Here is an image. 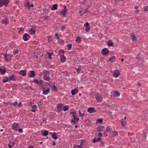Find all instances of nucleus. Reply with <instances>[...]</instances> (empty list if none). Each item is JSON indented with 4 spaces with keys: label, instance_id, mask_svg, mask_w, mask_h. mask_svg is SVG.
<instances>
[{
    "label": "nucleus",
    "instance_id": "obj_1",
    "mask_svg": "<svg viewBox=\"0 0 148 148\" xmlns=\"http://www.w3.org/2000/svg\"><path fill=\"white\" fill-rule=\"evenodd\" d=\"M33 82L35 84L39 85L41 87H42L43 85V81L42 80H38L36 78L33 79Z\"/></svg>",
    "mask_w": 148,
    "mask_h": 148
},
{
    "label": "nucleus",
    "instance_id": "obj_2",
    "mask_svg": "<svg viewBox=\"0 0 148 148\" xmlns=\"http://www.w3.org/2000/svg\"><path fill=\"white\" fill-rule=\"evenodd\" d=\"M9 0H0V8L3 6L4 5L5 6H7L9 3Z\"/></svg>",
    "mask_w": 148,
    "mask_h": 148
},
{
    "label": "nucleus",
    "instance_id": "obj_3",
    "mask_svg": "<svg viewBox=\"0 0 148 148\" xmlns=\"http://www.w3.org/2000/svg\"><path fill=\"white\" fill-rule=\"evenodd\" d=\"M64 10H62L60 12V15H62L63 17L65 16V15L66 14V12L68 11L67 9L66 8V6L65 5L64 6Z\"/></svg>",
    "mask_w": 148,
    "mask_h": 148
},
{
    "label": "nucleus",
    "instance_id": "obj_4",
    "mask_svg": "<svg viewBox=\"0 0 148 148\" xmlns=\"http://www.w3.org/2000/svg\"><path fill=\"white\" fill-rule=\"evenodd\" d=\"M101 52L103 55L107 56L109 52V51L107 48H104L102 50Z\"/></svg>",
    "mask_w": 148,
    "mask_h": 148
},
{
    "label": "nucleus",
    "instance_id": "obj_5",
    "mask_svg": "<svg viewBox=\"0 0 148 148\" xmlns=\"http://www.w3.org/2000/svg\"><path fill=\"white\" fill-rule=\"evenodd\" d=\"M41 88H42V90L43 91L42 94L43 95H47L49 93L50 90L49 88L45 89L43 86L42 87H41Z\"/></svg>",
    "mask_w": 148,
    "mask_h": 148
},
{
    "label": "nucleus",
    "instance_id": "obj_6",
    "mask_svg": "<svg viewBox=\"0 0 148 148\" xmlns=\"http://www.w3.org/2000/svg\"><path fill=\"white\" fill-rule=\"evenodd\" d=\"M6 72V68L4 66H2L0 67V74L4 75Z\"/></svg>",
    "mask_w": 148,
    "mask_h": 148
},
{
    "label": "nucleus",
    "instance_id": "obj_7",
    "mask_svg": "<svg viewBox=\"0 0 148 148\" xmlns=\"http://www.w3.org/2000/svg\"><path fill=\"white\" fill-rule=\"evenodd\" d=\"M95 99L99 103H101L103 101L102 97L99 95H96Z\"/></svg>",
    "mask_w": 148,
    "mask_h": 148
},
{
    "label": "nucleus",
    "instance_id": "obj_8",
    "mask_svg": "<svg viewBox=\"0 0 148 148\" xmlns=\"http://www.w3.org/2000/svg\"><path fill=\"white\" fill-rule=\"evenodd\" d=\"M8 19V18H3L2 20L1 23L2 24H4L5 25H6L8 24L9 23Z\"/></svg>",
    "mask_w": 148,
    "mask_h": 148
},
{
    "label": "nucleus",
    "instance_id": "obj_9",
    "mask_svg": "<svg viewBox=\"0 0 148 148\" xmlns=\"http://www.w3.org/2000/svg\"><path fill=\"white\" fill-rule=\"evenodd\" d=\"M18 124L16 123H14L12 125V129L13 130H15L16 131H18Z\"/></svg>",
    "mask_w": 148,
    "mask_h": 148
},
{
    "label": "nucleus",
    "instance_id": "obj_10",
    "mask_svg": "<svg viewBox=\"0 0 148 148\" xmlns=\"http://www.w3.org/2000/svg\"><path fill=\"white\" fill-rule=\"evenodd\" d=\"M84 26L85 27V30L86 32H88L90 31V24L86 22L84 24Z\"/></svg>",
    "mask_w": 148,
    "mask_h": 148
},
{
    "label": "nucleus",
    "instance_id": "obj_11",
    "mask_svg": "<svg viewBox=\"0 0 148 148\" xmlns=\"http://www.w3.org/2000/svg\"><path fill=\"white\" fill-rule=\"evenodd\" d=\"M30 37L29 34H25L23 36V39L25 41H26L28 40Z\"/></svg>",
    "mask_w": 148,
    "mask_h": 148
},
{
    "label": "nucleus",
    "instance_id": "obj_12",
    "mask_svg": "<svg viewBox=\"0 0 148 148\" xmlns=\"http://www.w3.org/2000/svg\"><path fill=\"white\" fill-rule=\"evenodd\" d=\"M63 104L61 103L58 104L57 106V110L60 112L62 111Z\"/></svg>",
    "mask_w": 148,
    "mask_h": 148
},
{
    "label": "nucleus",
    "instance_id": "obj_13",
    "mask_svg": "<svg viewBox=\"0 0 148 148\" xmlns=\"http://www.w3.org/2000/svg\"><path fill=\"white\" fill-rule=\"evenodd\" d=\"M30 73L28 74V76L30 78L34 77L36 75L35 72L33 71H30Z\"/></svg>",
    "mask_w": 148,
    "mask_h": 148
},
{
    "label": "nucleus",
    "instance_id": "obj_14",
    "mask_svg": "<svg viewBox=\"0 0 148 148\" xmlns=\"http://www.w3.org/2000/svg\"><path fill=\"white\" fill-rule=\"evenodd\" d=\"M88 111L90 113H91L96 112L95 108L93 107H89L88 109Z\"/></svg>",
    "mask_w": 148,
    "mask_h": 148
},
{
    "label": "nucleus",
    "instance_id": "obj_15",
    "mask_svg": "<svg viewBox=\"0 0 148 148\" xmlns=\"http://www.w3.org/2000/svg\"><path fill=\"white\" fill-rule=\"evenodd\" d=\"M70 115L71 114H72V116L73 117V119H75V118L77 117L78 116L77 115L76 113V111H73V112H71L70 114Z\"/></svg>",
    "mask_w": 148,
    "mask_h": 148
},
{
    "label": "nucleus",
    "instance_id": "obj_16",
    "mask_svg": "<svg viewBox=\"0 0 148 148\" xmlns=\"http://www.w3.org/2000/svg\"><path fill=\"white\" fill-rule=\"evenodd\" d=\"M79 90L77 88H75L74 89L72 90L71 91V93L72 95H75L76 93H78Z\"/></svg>",
    "mask_w": 148,
    "mask_h": 148
},
{
    "label": "nucleus",
    "instance_id": "obj_17",
    "mask_svg": "<svg viewBox=\"0 0 148 148\" xmlns=\"http://www.w3.org/2000/svg\"><path fill=\"white\" fill-rule=\"evenodd\" d=\"M116 58V57L115 56H113L110 57V59L108 60L107 62H110L111 63L114 62L115 61Z\"/></svg>",
    "mask_w": 148,
    "mask_h": 148
},
{
    "label": "nucleus",
    "instance_id": "obj_18",
    "mask_svg": "<svg viewBox=\"0 0 148 148\" xmlns=\"http://www.w3.org/2000/svg\"><path fill=\"white\" fill-rule=\"evenodd\" d=\"M79 115L80 117H83L85 115L84 111L83 110L81 111L79 110Z\"/></svg>",
    "mask_w": 148,
    "mask_h": 148
},
{
    "label": "nucleus",
    "instance_id": "obj_19",
    "mask_svg": "<svg viewBox=\"0 0 148 148\" xmlns=\"http://www.w3.org/2000/svg\"><path fill=\"white\" fill-rule=\"evenodd\" d=\"M120 75V73L118 71H114L113 73V77H117Z\"/></svg>",
    "mask_w": 148,
    "mask_h": 148
},
{
    "label": "nucleus",
    "instance_id": "obj_20",
    "mask_svg": "<svg viewBox=\"0 0 148 148\" xmlns=\"http://www.w3.org/2000/svg\"><path fill=\"white\" fill-rule=\"evenodd\" d=\"M19 74L23 76H25L26 75V72L25 70H21L19 72Z\"/></svg>",
    "mask_w": 148,
    "mask_h": 148
},
{
    "label": "nucleus",
    "instance_id": "obj_21",
    "mask_svg": "<svg viewBox=\"0 0 148 148\" xmlns=\"http://www.w3.org/2000/svg\"><path fill=\"white\" fill-rule=\"evenodd\" d=\"M64 50L63 49H60L58 53V55L60 56V57L61 56H64Z\"/></svg>",
    "mask_w": 148,
    "mask_h": 148
},
{
    "label": "nucleus",
    "instance_id": "obj_22",
    "mask_svg": "<svg viewBox=\"0 0 148 148\" xmlns=\"http://www.w3.org/2000/svg\"><path fill=\"white\" fill-rule=\"evenodd\" d=\"M112 128H111V126H108L106 128V132H112Z\"/></svg>",
    "mask_w": 148,
    "mask_h": 148
},
{
    "label": "nucleus",
    "instance_id": "obj_23",
    "mask_svg": "<svg viewBox=\"0 0 148 148\" xmlns=\"http://www.w3.org/2000/svg\"><path fill=\"white\" fill-rule=\"evenodd\" d=\"M113 42L111 40H109L107 42V44L108 46L109 47L113 46Z\"/></svg>",
    "mask_w": 148,
    "mask_h": 148
},
{
    "label": "nucleus",
    "instance_id": "obj_24",
    "mask_svg": "<svg viewBox=\"0 0 148 148\" xmlns=\"http://www.w3.org/2000/svg\"><path fill=\"white\" fill-rule=\"evenodd\" d=\"M57 134L56 133L54 132L52 133V137L55 140H56L58 139V138L57 136Z\"/></svg>",
    "mask_w": 148,
    "mask_h": 148
},
{
    "label": "nucleus",
    "instance_id": "obj_25",
    "mask_svg": "<svg viewBox=\"0 0 148 148\" xmlns=\"http://www.w3.org/2000/svg\"><path fill=\"white\" fill-rule=\"evenodd\" d=\"M101 141V138L100 137H98L97 138H94L92 141L93 143H95L98 141Z\"/></svg>",
    "mask_w": 148,
    "mask_h": 148
},
{
    "label": "nucleus",
    "instance_id": "obj_26",
    "mask_svg": "<svg viewBox=\"0 0 148 148\" xmlns=\"http://www.w3.org/2000/svg\"><path fill=\"white\" fill-rule=\"evenodd\" d=\"M60 60L61 62L62 63L65 62L66 60V57L64 56H60Z\"/></svg>",
    "mask_w": 148,
    "mask_h": 148
},
{
    "label": "nucleus",
    "instance_id": "obj_27",
    "mask_svg": "<svg viewBox=\"0 0 148 148\" xmlns=\"http://www.w3.org/2000/svg\"><path fill=\"white\" fill-rule=\"evenodd\" d=\"M15 76L13 75L12 76H11L9 78V81H11L12 80L16 81V80L15 79Z\"/></svg>",
    "mask_w": 148,
    "mask_h": 148
},
{
    "label": "nucleus",
    "instance_id": "obj_28",
    "mask_svg": "<svg viewBox=\"0 0 148 148\" xmlns=\"http://www.w3.org/2000/svg\"><path fill=\"white\" fill-rule=\"evenodd\" d=\"M121 123H122V125L124 127L125 125L127 124V122L125 119H123L121 120Z\"/></svg>",
    "mask_w": 148,
    "mask_h": 148
},
{
    "label": "nucleus",
    "instance_id": "obj_29",
    "mask_svg": "<svg viewBox=\"0 0 148 148\" xmlns=\"http://www.w3.org/2000/svg\"><path fill=\"white\" fill-rule=\"evenodd\" d=\"M58 8V5L56 4H54L52 8H51V10H56Z\"/></svg>",
    "mask_w": 148,
    "mask_h": 148
},
{
    "label": "nucleus",
    "instance_id": "obj_30",
    "mask_svg": "<svg viewBox=\"0 0 148 148\" xmlns=\"http://www.w3.org/2000/svg\"><path fill=\"white\" fill-rule=\"evenodd\" d=\"M35 30L32 28L29 30V33L30 34L33 35L35 34Z\"/></svg>",
    "mask_w": 148,
    "mask_h": 148
},
{
    "label": "nucleus",
    "instance_id": "obj_31",
    "mask_svg": "<svg viewBox=\"0 0 148 148\" xmlns=\"http://www.w3.org/2000/svg\"><path fill=\"white\" fill-rule=\"evenodd\" d=\"M8 81H9V78H8L7 77H4V79L2 81L3 82V83H5Z\"/></svg>",
    "mask_w": 148,
    "mask_h": 148
},
{
    "label": "nucleus",
    "instance_id": "obj_32",
    "mask_svg": "<svg viewBox=\"0 0 148 148\" xmlns=\"http://www.w3.org/2000/svg\"><path fill=\"white\" fill-rule=\"evenodd\" d=\"M30 5L29 1H28L25 4L24 6L25 7L27 8L28 9H30Z\"/></svg>",
    "mask_w": 148,
    "mask_h": 148
},
{
    "label": "nucleus",
    "instance_id": "obj_33",
    "mask_svg": "<svg viewBox=\"0 0 148 148\" xmlns=\"http://www.w3.org/2000/svg\"><path fill=\"white\" fill-rule=\"evenodd\" d=\"M103 127H104L102 126H98L97 128V130L98 131L102 132L103 131Z\"/></svg>",
    "mask_w": 148,
    "mask_h": 148
},
{
    "label": "nucleus",
    "instance_id": "obj_34",
    "mask_svg": "<svg viewBox=\"0 0 148 148\" xmlns=\"http://www.w3.org/2000/svg\"><path fill=\"white\" fill-rule=\"evenodd\" d=\"M44 76H46V77L49 76L50 75V73H49V71H45L44 73Z\"/></svg>",
    "mask_w": 148,
    "mask_h": 148
},
{
    "label": "nucleus",
    "instance_id": "obj_35",
    "mask_svg": "<svg viewBox=\"0 0 148 148\" xmlns=\"http://www.w3.org/2000/svg\"><path fill=\"white\" fill-rule=\"evenodd\" d=\"M69 109V106H65L63 107V110L64 111H66Z\"/></svg>",
    "mask_w": 148,
    "mask_h": 148
},
{
    "label": "nucleus",
    "instance_id": "obj_36",
    "mask_svg": "<svg viewBox=\"0 0 148 148\" xmlns=\"http://www.w3.org/2000/svg\"><path fill=\"white\" fill-rule=\"evenodd\" d=\"M81 38L80 37L78 36L76 38V41L77 43H80L81 42Z\"/></svg>",
    "mask_w": 148,
    "mask_h": 148
},
{
    "label": "nucleus",
    "instance_id": "obj_37",
    "mask_svg": "<svg viewBox=\"0 0 148 148\" xmlns=\"http://www.w3.org/2000/svg\"><path fill=\"white\" fill-rule=\"evenodd\" d=\"M80 66H78V68H77V67H75V69L76 70L78 74L81 71V69H80Z\"/></svg>",
    "mask_w": 148,
    "mask_h": 148
},
{
    "label": "nucleus",
    "instance_id": "obj_38",
    "mask_svg": "<svg viewBox=\"0 0 148 148\" xmlns=\"http://www.w3.org/2000/svg\"><path fill=\"white\" fill-rule=\"evenodd\" d=\"M4 104L7 103V104H12L14 106H16L17 104V102H15L14 103H7V102H3Z\"/></svg>",
    "mask_w": 148,
    "mask_h": 148
},
{
    "label": "nucleus",
    "instance_id": "obj_39",
    "mask_svg": "<svg viewBox=\"0 0 148 148\" xmlns=\"http://www.w3.org/2000/svg\"><path fill=\"white\" fill-rule=\"evenodd\" d=\"M37 106L36 105H34L32 106V110L31 111L33 112H35Z\"/></svg>",
    "mask_w": 148,
    "mask_h": 148
},
{
    "label": "nucleus",
    "instance_id": "obj_40",
    "mask_svg": "<svg viewBox=\"0 0 148 148\" xmlns=\"http://www.w3.org/2000/svg\"><path fill=\"white\" fill-rule=\"evenodd\" d=\"M132 40L133 41H136L137 40L136 36L134 34L131 35Z\"/></svg>",
    "mask_w": 148,
    "mask_h": 148
},
{
    "label": "nucleus",
    "instance_id": "obj_41",
    "mask_svg": "<svg viewBox=\"0 0 148 148\" xmlns=\"http://www.w3.org/2000/svg\"><path fill=\"white\" fill-rule=\"evenodd\" d=\"M49 132L47 130L44 131V132L42 133V135L44 136H46L48 135Z\"/></svg>",
    "mask_w": 148,
    "mask_h": 148
},
{
    "label": "nucleus",
    "instance_id": "obj_42",
    "mask_svg": "<svg viewBox=\"0 0 148 148\" xmlns=\"http://www.w3.org/2000/svg\"><path fill=\"white\" fill-rule=\"evenodd\" d=\"M18 29H19V31H18L19 33H23V32L24 29L23 28L20 27L19 28H18Z\"/></svg>",
    "mask_w": 148,
    "mask_h": 148
},
{
    "label": "nucleus",
    "instance_id": "obj_43",
    "mask_svg": "<svg viewBox=\"0 0 148 148\" xmlns=\"http://www.w3.org/2000/svg\"><path fill=\"white\" fill-rule=\"evenodd\" d=\"M4 58H5V60H6V61L7 62H8L9 61V60L8 59V56H9V55L7 54H4Z\"/></svg>",
    "mask_w": 148,
    "mask_h": 148
},
{
    "label": "nucleus",
    "instance_id": "obj_44",
    "mask_svg": "<svg viewBox=\"0 0 148 148\" xmlns=\"http://www.w3.org/2000/svg\"><path fill=\"white\" fill-rule=\"evenodd\" d=\"M43 79L45 81H48L50 80V77L49 76H44Z\"/></svg>",
    "mask_w": 148,
    "mask_h": 148
},
{
    "label": "nucleus",
    "instance_id": "obj_45",
    "mask_svg": "<svg viewBox=\"0 0 148 148\" xmlns=\"http://www.w3.org/2000/svg\"><path fill=\"white\" fill-rule=\"evenodd\" d=\"M15 144L13 142L12 143H10L8 144V146L9 148H11L12 147L14 146V145Z\"/></svg>",
    "mask_w": 148,
    "mask_h": 148
},
{
    "label": "nucleus",
    "instance_id": "obj_46",
    "mask_svg": "<svg viewBox=\"0 0 148 148\" xmlns=\"http://www.w3.org/2000/svg\"><path fill=\"white\" fill-rule=\"evenodd\" d=\"M52 91H54L55 92L57 91V88L55 85H53V87L52 88Z\"/></svg>",
    "mask_w": 148,
    "mask_h": 148
},
{
    "label": "nucleus",
    "instance_id": "obj_47",
    "mask_svg": "<svg viewBox=\"0 0 148 148\" xmlns=\"http://www.w3.org/2000/svg\"><path fill=\"white\" fill-rule=\"evenodd\" d=\"M70 122L71 123H73V125H75L77 123L76 120L74 119H72Z\"/></svg>",
    "mask_w": 148,
    "mask_h": 148
},
{
    "label": "nucleus",
    "instance_id": "obj_48",
    "mask_svg": "<svg viewBox=\"0 0 148 148\" xmlns=\"http://www.w3.org/2000/svg\"><path fill=\"white\" fill-rule=\"evenodd\" d=\"M67 49L70 50L71 49L72 45L71 44H69L67 45Z\"/></svg>",
    "mask_w": 148,
    "mask_h": 148
},
{
    "label": "nucleus",
    "instance_id": "obj_49",
    "mask_svg": "<svg viewBox=\"0 0 148 148\" xmlns=\"http://www.w3.org/2000/svg\"><path fill=\"white\" fill-rule=\"evenodd\" d=\"M112 135L113 136H116L117 135L118 132L117 131H112Z\"/></svg>",
    "mask_w": 148,
    "mask_h": 148
},
{
    "label": "nucleus",
    "instance_id": "obj_50",
    "mask_svg": "<svg viewBox=\"0 0 148 148\" xmlns=\"http://www.w3.org/2000/svg\"><path fill=\"white\" fill-rule=\"evenodd\" d=\"M97 122L99 123H102L103 122L102 119H97Z\"/></svg>",
    "mask_w": 148,
    "mask_h": 148
},
{
    "label": "nucleus",
    "instance_id": "obj_51",
    "mask_svg": "<svg viewBox=\"0 0 148 148\" xmlns=\"http://www.w3.org/2000/svg\"><path fill=\"white\" fill-rule=\"evenodd\" d=\"M115 96L116 97H118L120 95V93L117 91H116L115 92Z\"/></svg>",
    "mask_w": 148,
    "mask_h": 148
},
{
    "label": "nucleus",
    "instance_id": "obj_52",
    "mask_svg": "<svg viewBox=\"0 0 148 148\" xmlns=\"http://www.w3.org/2000/svg\"><path fill=\"white\" fill-rule=\"evenodd\" d=\"M14 50H13V54L14 55H16V54H17L18 52V49H17L15 51H14Z\"/></svg>",
    "mask_w": 148,
    "mask_h": 148
},
{
    "label": "nucleus",
    "instance_id": "obj_53",
    "mask_svg": "<svg viewBox=\"0 0 148 148\" xmlns=\"http://www.w3.org/2000/svg\"><path fill=\"white\" fill-rule=\"evenodd\" d=\"M82 142H83V140H82L81 141V143L79 145H77L75 146H74L73 147V148H79V146H80L81 145H82Z\"/></svg>",
    "mask_w": 148,
    "mask_h": 148
},
{
    "label": "nucleus",
    "instance_id": "obj_54",
    "mask_svg": "<svg viewBox=\"0 0 148 148\" xmlns=\"http://www.w3.org/2000/svg\"><path fill=\"white\" fill-rule=\"evenodd\" d=\"M48 39L49 42H52L53 41V39L51 38V37L50 36H49L48 37Z\"/></svg>",
    "mask_w": 148,
    "mask_h": 148
},
{
    "label": "nucleus",
    "instance_id": "obj_55",
    "mask_svg": "<svg viewBox=\"0 0 148 148\" xmlns=\"http://www.w3.org/2000/svg\"><path fill=\"white\" fill-rule=\"evenodd\" d=\"M144 11H148V6H146L144 7Z\"/></svg>",
    "mask_w": 148,
    "mask_h": 148
},
{
    "label": "nucleus",
    "instance_id": "obj_56",
    "mask_svg": "<svg viewBox=\"0 0 148 148\" xmlns=\"http://www.w3.org/2000/svg\"><path fill=\"white\" fill-rule=\"evenodd\" d=\"M66 28V26L65 25H63L61 28V30L62 31L64 29Z\"/></svg>",
    "mask_w": 148,
    "mask_h": 148
},
{
    "label": "nucleus",
    "instance_id": "obj_57",
    "mask_svg": "<svg viewBox=\"0 0 148 148\" xmlns=\"http://www.w3.org/2000/svg\"><path fill=\"white\" fill-rule=\"evenodd\" d=\"M48 54L49 55V58L50 59H51V56L52 54V53H48Z\"/></svg>",
    "mask_w": 148,
    "mask_h": 148
},
{
    "label": "nucleus",
    "instance_id": "obj_58",
    "mask_svg": "<svg viewBox=\"0 0 148 148\" xmlns=\"http://www.w3.org/2000/svg\"><path fill=\"white\" fill-rule=\"evenodd\" d=\"M86 12H90V11H89V9L88 8H86L84 10L85 13Z\"/></svg>",
    "mask_w": 148,
    "mask_h": 148
},
{
    "label": "nucleus",
    "instance_id": "obj_59",
    "mask_svg": "<svg viewBox=\"0 0 148 148\" xmlns=\"http://www.w3.org/2000/svg\"><path fill=\"white\" fill-rule=\"evenodd\" d=\"M19 132L20 133H22L23 132V131L22 129L20 128L18 130Z\"/></svg>",
    "mask_w": 148,
    "mask_h": 148
},
{
    "label": "nucleus",
    "instance_id": "obj_60",
    "mask_svg": "<svg viewBox=\"0 0 148 148\" xmlns=\"http://www.w3.org/2000/svg\"><path fill=\"white\" fill-rule=\"evenodd\" d=\"M75 120H76V121L77 122V123L78 122V121L79 120V119L78 117V116H77V117L75 119Z\"/></svg>",
    "mask_w": 148,
    "mask_h": 148
},
{
    "label": "nucleus",
    "instance_id": "obj_61",
    "mask_svg": "<svg viewBox=\"0 0 148 148\" xmlns=\"http://www.w3.org/2000/svg\"><path fill=\"white\" fill-rule=\"evenodd\" d=\"M102 34H98V36L100 38H102Z\"/></svg>",
    "mask_w": 148,
    "mask_h": 148
},
{
    "label": "nucleus",
    "instance_id": "obj_62",
    "mask_svg": "<svg viewBox=\"0 0 148 148\" xmlns=\"http://www.w3.org/2000/svg\"><path fill=\"white\" fill-rule=\"evenodd\" d=\"M38 106L40 108L42 107V104L40 102H39L38 104Z\"/></svg>",
    "mask_w": 148,
    "mask_h": 148
},
{
    "label": "nucleus",
    "instance_id": "obj_63",
    "mask_svg": "<svg viewBox=\"0 0 148 148\" xmlns=\"http://www.w3.org/2000/svg\"><path fill=\"white\" fill-rule=\"evenodd\" d=\"M98 136L99 137H101L102 136V134L101 133L99 132Z\"/></svg>",
    "mask_w": 148,
    "mask_h": 148
},
{
    "label": "nucleus",
    "instance_id": "obj_64",
    "mask_svg": "<svg viewBox=\"0 0 148 148\" xmlns=\"http://www.w3.org/2000/svg\"><path fill=\"white\" fill-rule=\"evenodd\" d=\"M106 132H106V130H105L103 133L104 135L106 136H108V135L106 134Z\"/></svg>",
    "mask_w": 148,
    "mask_h": 148
}]
</instances>
